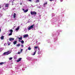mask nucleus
I'll list each match as a JSON object with an SVG mask.
<instances>
[{
	"label": "nucleus",
	"mask_w": 75,
	"mask_h": 75,
	"mask_svg": "<svg viewBox=\"0 0 75 75\" xmlns=\"http://www.w3.org/2000/svg\"><path fill=\"white\" fill-rule=\"evenodd\" d=\"M21 47H24V46H23V45H21Z\"/></svg>",
	"instance_id": "obj_29"
},
{
	"label": "nucleus",
	"mask_w": 75,
	"mask_h": 75,
	"mask_svg": "<svg viewBox=\"0 0 75 75\" xmlns=\"http://www.w3.org/2000/svg\"><path fill=\"white\" fill-rule=\"evenodd\" d=\"M18 38L19 40H22V39H23V37H21V38Z\"/></svg>",
	"instance_id": "obj_12"
},
{
	"label": "nucleus",
	"mask_w": 75,
	"mask_h": 75,
	"mask_svg": "<svg viewBox=\"0 0 75 75\" xmlns=\"http://www.w3.org/2000/svg\"><path fill=\"white\" fill-rule=\"evenodd\" d=\"M9 31L10 32V33H12L13 31V30H9Z\"/></svg>",
	"instance_id": "obj_15"
},
{
	"label": "nucleus",
	"mask_w": 75,
	"mask_h": 75,
	"mask_svg": "<svg viewBox=\"0 0 75 75\" xmlns=\"http://www.w3.org/2000/svg\"><path fill=\"white\" fill-rule=\"evenodd\" d=\"M28 50H31V47H28Z\"/></svg>",
	"instance_id": "obj_21"
},
{
	"label": "nucleus",
	"mask_w": 75,
	"mask_h": 75,
	"mask_svg": "<svg viewBox=\"0 0 75 75\" xmlns=\"http://www.w3.org/2000/svg\"><path fill=\"white\" fill-rule=\"evenodd\" d=\"M8 4H6L5 6V7H8Z\"/></svg>",
	"instance_id": "obj_11"
},
{
	"label": "nucleus",
	"mask_w": 75,
	"mask_h": 75,
	"mask_svg": "<svg viewBox=\"0 0 75 75\" xmlns=\"http://www.w3.org/2000/svg\"><path fill=\"white\" fill-rule=\"evenodd\" d=\"M16 14L14 13L13 14V18H15L16 17Z\"/></svg>",
	"instance_id": "obj_10"
},
{
	"label": "nucleus",
	"mask_w": 75,
	"mask_h": 75,
	"mask_svg": "<svg viewBox=\"0 0 75 75\" xmlns=\"http://www.w3.org/2000/svg\"><path fill=\"white\" fill-rule=\"evenodd\" d=\"M1 32V29L0 28V33Z\"/></svg>",
	"instance_id": "obj_33"
},
{
	"label": "nucleus",
	"mask_w": 75,
	"mask_h": 75,
	"mask_svg": "<svg viewBox=\"0 0 75 75\" xmlns=\"http://www.w3.org/2000/svg\"><path fill=\"white\" fill-rule=\"evenodd\" d=\"M34 25H31L28 28V30H30L31 28H33V27H34Z\"/></svg>",
	"instance_id": "obj_3"
},
{
	"label": "nucleus",
	"mask_w": 75,
	"mask_h": 75,
	"mask_svg": "<svg viewBox=\"0 0 75 75\" xmlns=\"http://www.w3.org/2000/svg\"><path fill=\"white\" fill-rule=\"evenodd\" d=\"M39 2H40V0H37L36 1V3H39Z\"/></svg>",
	"instance_id": "obj_20"
},
{
	"label": "nucleus",
	"mask_w": 75,
	"mask_h": 75,
	"mask_svg": "<svg viewBox=\"0 0 75 75\" xmlns=\"http://www.w3.org/2000/svg\"><path fill=\"white\" fill-rule=\"evenodd\" d=\"M30 14L31 15H36L37 14V12L35 11H32L30 12Z\"/></svg>",
	"instance_id": "obj_2"
},
{
	"label": "nucleus",
	"mask_w": 75,
	"mask_h": 75,
	"mask_svg": "<svg viewBox=\"0 0 75 75\" xmlns=\"http://www.w3.org/2000/svg\"><path fill=\"white\" fill-rule=\"evenodd\" d=\"M53 0H50V1H53Z\"/></svg>",
	"instance_id": "obj_27"
},
{
	"label": "nucleus",
	"mask_w": 75,
	"mask_h": 75,
	"mask_svg": "<svg viewBox=\"0 0 75 75\" xmlns=\"http://www.w3.org/2000/svg\"><path fill=\"white\" fill-rule=\"evenodd\" d=\"M29 1H30V2L31 1V0H29Z\"/></svg>",
	"instance_id": "obj_30"
},
{
	"label": "nucleus",
	"mask_w": 75,
	"mask_h": 75,
	"mask_svg": "<svg viewBox=\"0 0 75 75\" xmlns=\"http://www.w3.org/2000/svg\"><path fill=\"white\" fill-rule=\"evenodd\" d=\"M13 59V58L12 57H10L9 59V60H11V59Z\"/></svg>",
	"instance_id": "obj_24"
},
{
	"label": "nucleus",
	"mask_w": 75,
	"mask_h": 75,
	"mask_svg": "<svg viewBox=\"0 0 75 75\" xmlns=\"http://www.w3.org/2000/svg\"><path fill=\"white\" fill-rule=\"evenodd\" d=\"M20 5H22V3H20Z\"/></svg>",
	"instance_id": "obj_32"
},
{
	"label": "nucleus",
	"mask_w": 75,
	"mask_h": 75,
	"mask_svg": "<svg viewBox=\"0 0 75 75\" xmlns=\"http://www.w3.org/2000/svg\"><path fill=\"white\" fill-rule=\"evenodd\" d=\"M4 64V62H1L0 63V65H2V64Z\"/></svg>",
	"instance_id": "obj_16"
},
{
	"label": "nucleus",
	"mask_w": 75,
	"mask_h": 75,
	"mask_svg": "<svg viewBox=\"0 0 75 75\" xmlns=\"http://www.w3.org/2000/svg\"><path fill=\"white\" fill-rule=\"evenodd\" d=\"M38 54H41V52H40V51H39L38 52Z\"/></svg>",
	"instance_id": "obj_18"
},
{
	"label": "nucleus",
	"mask_w": 75,
	"mask_h": 75,
	"mask_svg": "<svg viewBox=\"0 0 75 75\" xmlns=\"http://www.w3.org/2000/svg\"><path fill=\"white\" fill-rule=\"evenodd\" d=\"M19 42H20V40H18Z\"/></svg>",
	"instance_id": "obj_34"
},
{
	"label": "nucleus",
	"mask_w": 75,
	"mask_h": 75,
	"mask_svg": "<svg viewBox=\"0 0 75 75\" xmlns=\"http://www.w3.org/2000/svg\"><path fill=\"white\" fill-rule=\"evenodd\" d=\"M28 37V34L25 35L23 36V38H26V37Z\"/></svg>",
	"instance_id": "obj_5"
},
{
	"label": "nucleus",
	"mask_w": 75,
	"mask_h": 75,
	"mask_svg": "<svg viewBox=\"0 0 75 75\" xmlns=\"http://www.w3.org/2000/svg\"><path fill=\"white\" fill-rule=\"evenodd\" d=\"M11 53V52L9 51H8L7 52H4V54L3 55H6H6H8V54H10Z\"/></svg>",
	"instance_id": "obj_1"
},
{
	"label": "nucleus",
	"mask_w": 75,
	"mask_h": 75,
	"mask_svg": "<svg viewBox=\"0 0 75 75\" xmlns=\"http://www.w3.org/2000/svg\"><path fill=\"white\" fill-rule=\"evenodd\" d=\"M18 54H20V52H18Z\"/></svg>",
	"instance_id": "obj_26"
},
{
	"label": "nucleus",
	"mask_w": 75,
	"mask_h": 75,
	"mask_svg": "<svg viewBox=\"0 0 75 75\" xmlns=\"http://www.w3.org/2000/svg\"><path fill=\"white\" fill-rule=\"evenodd\" d=\"M0 8H1V7L0 6Z\"/></svg>",
	"instance_id": "obj_36"
},
{
	"label": "nucleus",
	"mask_w": 75,
	"mask_h": 75,
	"mask_svg": "<svg viewBox=\"0 0 75 75\" xmlns=\"http://www.w3.org/2000/svg\"><path fill=\"white\" fill-rule=\"evenodd\" d=\"M36 52H37V50H36L35 52H34V54H33V55H34L35 54V53H36Z\"/></svg>",
	"instance_id": "obj_22"
},
{
	"label": "nucleus",
	"mask_w": 75,
	"mask_h": 75,
	"mask_svg": "<svg viewBox=\"0 0 75 75\" xmlns=\"http://www.w3.org/2000/svg\"><path fill=\"white\" fill-rule=\"evenodd\" d=\"M10 44H8V45H10Z\"/></svg>",
	"instance_id": "obj_35"
},
{
	"label": "nucleus",
	"mask_w": 75,
	"mask_h": 75,
	"mask_svg": "<svg viewBox=\"0 0 75 75\" xmlns=\"http://www.w3.org/2000/svg\"><path fill=\"white\" fill-rule=\"evenodd\" d=\"M12 35V33H10L8 35V36H10V35Z\"/></svg>",
	"instance_id": "obj_19"
},
{
	"label": "nucleus",
	"mask_w": 75,
	"mask_h": 75,
	"mask_svg": "<svg viewBox=\"0 0 75 75\" xmlns=\"http://www.w3.org/2000/svg\"><path fill=\"white\" fill-rule=\"evenodd\" d=\"M22 10L23 11H25V10H24V9H23Z\"/></svg>",
	"instance_id": "obj_28"
},
{
	"label": "nucleus",
	"mask_w": 75,
	"mask_h": 75,
	"mask_svg": "<svg viewBox=\"0 0 75 75\" xmlns=\"http://www.w3.org/2000/svg\"><path fill=\"white\" fill-rule=\"evenodd\" d=\"M28 9H26L25 10V11H24V13H27V11H28Z\"/></svg>",
	"instance_id": "obj_13"
},
{
	"label": "nucleus",
	"mask_w": 75,
	"mask_h": 75,
	"mask_svg": "<svg viewBox=\"0 0 75 75\" xmlns=\"http://www.w3.org/2000/svg\"><path fill=\"white\" fill-rule=\"evenodd\" d=\"M22 51H23V50L22 49H21V52Z\"/></svg>",
	"instance_id": "obj_31"
},
{
	"label": "nucleus",
	"mask_w": 75,
	"mask_h": 75,
	"mask_svg": "<svg viewBox=\"0 0 75 75\" xmlns=\"http://www.w3.org/2000/svg\"><path fill=\"white\" fill-rule=\"evenodd\" d=\"M9 41H13L14 40V38H9Z\"/></svg>",
	"instance_id": "obj_6"
},
{
	"label": "nucleus",
	"mask_w": 75,
	"mask_h": 75,
	"mask_svg": "<svg viewBox=\"0 0 75 75\" xmlns=\"http://www.w3.org/2000/svg\"><path fill=\"white\" fill-rule=\"evenodd\" d=\"M13 44L14 45H15L16 44H17V41H15L14 42H13Z\"/></svg>",
	"instance_id": "obj_8"
},
{
	"label": "nucleus",
	"mask_w": 75,
	"mask_h": 75,
	"mask_svg": "<svg viewBox=\"0 0 75 75\" xmlns=\"http://www.w3.org/2000/svg\"><path fill=\"white\" fill-rule=\"evenodd\" d=\"M22 59V58H20L19 59H18V60L17 61V62H20V61H21V59Z\"/></svg>",
	"instance_id": "obj_4"
},
{
	"label": "nucleus",
	"mask_w": 75,
	"mask_h": 75,
	"mask_svg": "<svg viewBox=\"0 0 75 75\" xmlns=\"http://www.w3.org/2000/svg\"><path fill=\"white\" fill-rule=\"evenodd\" d=\"M18 47H19L20 46V44H18V45H16Z\"/></svg>",
	"instance_id": "obj_23"
},
{
	"label": "nucleus",
	"mask_w": 75,
	"mask_h": 75,
	"mask_svg": "<svg viewBox=\"0 0 75 75\" xmlns=\"http://www.w3.org/2000/svg\"><path fill=\"white\" fill-rule=\"evenodd\" d=\"M19 28L20 27H18V28H16V31H17V30H18L20 29Z\"/></svg>",
	"instance_id": "obj_14"
},
{
	"label": "nucleus",
	"mask_w": 75,
	"mask_h": 75,
	"mask_svg": "<svg viewBox=\"0 0 75 75\" xmlns=\"http://www.w3.org/2000/svg\"><path fill=\"white\" fill-rule=\"evenodd\" d=\"M38 48V46H35V48Z\"/></svg>",
	"instance_id": "obj_25"
},
{
	"label": "nucleus",
	"mask_w": 75,
	"mask_h": 75,
	"mask_svg": "<svg viewBox=\"0 0 75 75\" xmlns=\"http://www.w3.org/2000/svg\"><path fill=\"white\" fill-rule=\"evenodd\" d=\"M21 42L22 44H24V41L22 40V41H21Z\"/></svg>",
	"instance_id": "obj_17"
},
{
	"label": "nucleus",
	"mask_w": 75,
	"mask_h": 75,
	"mask_svg": "<svg viewBox=\"0 0 75 75\" xmlns=\"http://www.w3.org/2000/svg\"><path fill=\"white\" fill-rule=\"evenodd\" d=\"M1 40H4V36H2L1 37Z\"/></svg>",
	"instance_id": "obj_9"
},
{
	"label": "nucleus",
	"mask_w": 75,
	"mask_h": 75,
	"mask_svg": "<svg viewBox=\"0 0 75 75\" xmlns=\"http://www.w3.org/2000/svg\"><path fill=\"white\" fill-rule=\"evenodd\" d=\"M47 2H46L45 3H44L43 5V7H45V5H47Z\"/></svg>",
	"instance_id": "obj_7"
}]
</instances>
